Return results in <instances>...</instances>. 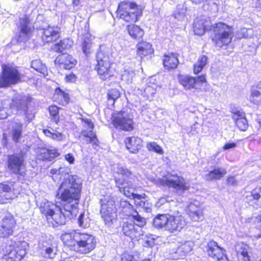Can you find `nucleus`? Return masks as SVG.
<instances>
[{
  "label": "nucleus",
  "mask_w": 261,
  "mask_h": 261,
  "mask_svg": "<svg viewBox=\"0 0 261 261\" xmlns=\"http://www.w3.org/2000/svg\"><path fill=\"white\" fill-rule=\"evenodd\" d=\"M122 230L125 236L132 240H138L143 236L142 228L136 226L132 222H124L122 224Z\"/></svg>",
  "instance_id": "obj_21"
},
{
  "label": "nucleus",
  "mask_w": 261,
  "mask_h": 261,
  "mask_svg": "<svg viewBox=\"0 0 261 261\" xmlns=\"http://www.w3.org/2000/svg\"><path fill=\"white\" fill-rule=\"evenodd\" d=\"M156 183L160 186L172 188L178 194L187 190L189 187L183 177L172 174L159 178Z\"/></svg>",
  "instance_id": "obj_9"
},
{
  "label": "nucleus",
  "mask_w": 261,
  "mask_h": 261,
  "mask_svg": "<svg viewBox=\"0 0 261 261\" xmlns=\"http://www.w3.org/2000/svg\"><path fill=\"white\" fill-rule=\"evenodd\" d=\"M55 63L60 68L70 69L75 66L76 64V60L70 55L63 54L56 58Z\"/></svg>",
  "instance_id": "obj_23"
},
{
  "label": "nucleus",
  "mask_w": 261,
  "mask_h": 261,
  "mask_svg": "<svg viewBox=\"0 0 261 261\" xmlns=\"http://www.w3.org/2000/svg\"><path fill=\"white\" fill-rule=\"evenodd\" d=\"M260 189H255L253 190L251 193V197H252L254 200H258L260 197V195L259 193Z\"/></svg>",
  "instance_id": "obj_61"
},
{
  "label": "nucleus",
  "mask_w": 261,
  "mask_h": 261,
  "mask_svg": "<svg viewBox=\"0 0 261 261\" xmlns=\"http://www.w3.org/2000/svg\"><path fill=\"white\" fill-rule=\"evenodd\" d=\"M178 82L186 90L192 89H197L196 86V79L191 75L187 74H180L177 77Z\"/></svg>",
  "instance_id": "obj_25"
},
{
  "label": "nucleus",
  "mask_w": 261,
  "mask_h": 261,
  "mask_svg": "<svg viewBox=\"0 0 261 261\" xmlns=\"http://www.w3.org/2000/svg\"><path fill=\"white\" fill-rule=\"evenodd\" d=\"M144 240L143 245L145 247H152L155 244L154 238L152 235L149 234L146 236Z\"/></svg>",
  "instance_id": "obj_57"
},
{
  "label": "nucleus",
  "mask_w": 261,
  "mask_h": 261,
  "mask_svg": "<svg viewBox=\"0 0 261 261\" xmlns=\"http://www.w3.org/2000/svg\"><path fill=\"white\" fill-rule=\"evenodd\" d=\"M179 63L176 54H171L170 55H165L163 59L164 67L168 70L175 69Z\"/></svg>",
  "instance_id": "obj_34"
},
{
  "label": "nucleus",
  "mask_w": 261,
  "mask_h": 261,
  "mask_svg": "<svg viewBox=\"0 0 261 261\" xmlns=\"http://www.w3.org/2000/svg\"><path fill=\"white\" fill-rule=\"evenodd\" d=\"M31 67L37 71L41 73L44 77L48 74L46 65L42 63L40 59L33 60L31 62Z\"/></svg>",
  "instance_id": "obj_42"
},
{
  "label": "nucleus",
  "mask_w": 261,
  "mask_h": 261,
  "mask_svg": "<svg viewBox=\"0 0 261 261\" xmlns=\"http://www.w3.org/2000/svg\"><path fill=\"white\" fill-rule=\"evenodd\" d=\"M147 148L150 151H153L160 154H163L164 151L160 146L155 142H150L147 144Z\"/></svg>",
  "instance_id": "obj_53"
},
{
  "label": "nucleus",
  "mask_w": 261,
  "mask_h": 261,
  "mask_svg": "<svg viewBox=\"0 0 261 261\" xmlns=\"http://www.w3.org/2000/svg\"><path fill=\"white\" fill-rule=\"evenodd\" d=\"M132 213L128 217L130 220H133V223H134L136 226L142 228L146 224L145 219L139 215L138 213L135 210H134V213Z\"/></svg>",
  "instance_id": "obj_43"
},
{
  "label": "nucleus",
  "mask_w": 261,
  "mask_h": 261,
  "mask_svg": "<svg viewBox=\"0 0 261 261\" xmlns=\"http://www.w3.org/2000/svg\"><path fill=\"white\" fill-rule=\"evenodd\" d=\"M100 214L105 224L110 225L117 217V207L114 197L111 196H103L100 199Z\"/></svg>",
  "instance_id": "obj_8"
},
{
  "label": "nucleus",
  "mask_w": 261,
  "mask_h": 261,
  "mask_svg": "<svg viewBox=\"0 0 261 261\" xmlns=\"http://www.w3.org/2000/svg\"><path fill=\"white\" fill-rule=\"evenodd\" d=\"M135 75L134 71L131 69H125L121 74V80L126 84L131 83Z\"/></svg>",
  "instance_id": "obj_47"
},
{
  "label": "nucleus",
  "mask_w": 261,
  "mask_h": 261,
  "mask_svg": "<svg viewBox=\"0 0 261 261\" xmlns=\"http://www.w3.org/2000/svg\"><path fill=\"white\" fill-rule=\"evenodd\" d=\"M112 122L117 129L131 131L134 128V121L132 116L127 112L121 111L116 112L112 115Z\"/></svg>",
  "instance_id": "obj_11"
},
{
  "label": "nucleus",
  "mask_w": 261,
  "mask_h": 261,
  "mask_svg": "<svg viewBox=\"0 0 261 261\" xmlns=\"http://www.w3.org/2000/svg\"><path fill=\"white\" fill-rule=\"evenodd\" d=\"M117 17L128 22H135L142 15V10L134 2L124 1L118 5Z\"/></svg>",
  "instance_id": "obj_6"
},
{
  "label": "nucleus",
  "mask_w": 261,
  "mask_h": 261,
  "mask_svg": "<svg viewBox=\"0 0 261 261\" xmlns=\"http://www.w3.org/2000/svg\"><path fill=\"white\" fill-rule=\"evenodd\" d=\"M61 200L65 202L62 208L46 199H43L38 205L41 213L53 227L65 224L67 219L73 218L78 212L79 201L72 199Z\"/></svg>",
  "instance_id": "obj_3"
},
{
  "label": "nucleus",
  "mask_w": 261,
  "mask_h": 261,
  "mask_svg": "<svg viewBox=\"0 0 261 261\" xmlns=\"http://www.w3.org/2000/svg\"><path fill=\"white\" fill-rule=\"evenodd\" d=\"M30 101L29 97L18 94L15 95L12 100H5L3 103V108H0V119H4L7 117L6 109L8 107L14 113H17L18 111L26 113Z\"/></svg>",
  "instance_id": "obj_7"
},
{
  "label": "nucleus",
  "mask_w": 261,
  "mask_h": 261,
  "mask_svg": "<svg viewBox=\"0 0 261 261\" xmlns=\"http://www.w3.org/2000/svg\"><path fill=\"white\" fill-rule=\"evenodd\" d=\"M82 120L85 128L82 131V135L87 138V143L91 144L93 148L97 150L99 148V142L95 133L93 132V123L87 118H82Z\"/></svg>",
  "instance_id": "obj_16"
},
{
  "label": "nucleus",
  "mask_w": 261,
  "mask_h": 261,
  "mask_svg": "<svg viewBox=\"0 0 261 261\" xmlns=\"http://www.w3.org/2000/svg\"><path fill=\"white\" fill-rule=\"evenodd\" d=\"M22 124L21 123H14L12 126L11 136L12 140L16 143L19 142L22 136Z\"/></svg>",
  "instance_id": "obj_40"
},
{
  "label": "nucleus",
  "mask_w": 261,
  "mask_h": 261,
  "mask_svg": "<svg viewBox=\"0 0 261 261\" xmlns=\"http://www.w3.org/2000/svg\"><path fill=\"white\" fill-rule=\"evenodd\" d=\"M114 170L116 186L120 192L127 197L133 198L137 206L144 208L147 212H150L152 204L146 199L145 195L143 196L135 193L138 181L136 176L126 167L120 164L117 165Z\"/></svg>",
  "instance_id": "obj_1"
},
{
  "label": "nucleus",
  "mask_w": 261,
  "mask_h": 261,
  "mask_svg": "<svg viewBox=\"0 0 261 261\" xmlns=\"http://www.w3.org/2000/svg\"><path fill=\"white\" fill-rule=\"evenodd\" d=\"M137 55L141 58L153 53L152 45L146 42H139L137 45Z\"/></svg>",
  "instance_id": "obj_32"
},
{
  "label": "nucleus",
  "mask_w": 261,
  "mask_h": 261,
  "mask_svg": "<svg viewBox=\"0 0 261 261\" xmlns=\"http://www.w3.org/2000/svg\"><path fill=\"white\" fill-rule=\"evenodd\" d=\"M249 100L256 105H261V82L251 87Z\"/></svg>",
  "instance_id": "obj_29"
},
{
  "label": "nucleus",
  "mask_w": 261,
  "mask_h": 261,
  "mask_svg": "<svg viewBox=\"0 0 261 261\" xmlns=\"http://www.w3.org/2000/svg\"><path fill=\"white\" fill-rule=\"evenodd\" d=\"M248 248L246 245L237 248L238 256L240 261H250L248 254Z\"/></svg>",
  "instance_id": "obj_46"
},
{
  "label": "nucleus",
  "mask_w": 261,
  "mask_h": 261,
  "mask_svg": "<svg viewBox=\"0 0 261 261\" xmlns=\"http://www.w3.org/2000/svg\"><path fill=\"white\" fill-rule=\"evenodd\" d=\"M120 95L119 91L116 89H112L109 90L108 96L109 102L111 101L112 103L114 104L115 100L118 99L120 97Z\"/></svg>",
  "instance_id": "obj_51"
},
{
  "label": "nucleus",
  "mask_w": 261,
  "mask_h": 261,
  "mask_svg": "<svg viewBox=\"0 0 261 261\" xmlns=\"http://www.w3.org/2000/svg\"><path fill=\"white\" fill-rule=\"evenodd\" d=\"M36 152L37 159L43 161L50 162L60 155L59 150L55 148H38L36 149Z\"/></svg>",
  "instance_id": "obj_22"
},
{
  "label": "nucleus",
  "mask_w": 261,
  "mask_h": 261,
  "mask_svg": "<svg viewBox=\"0 0 261 261\" xmlns=\"http://www.w3.org/2000/svg\"><path fill=\"white\" fill-rule=\"evenodd\" d=\"M193 246L194 243L191 241L171 244L169 249L171 258L173 259L182 258L193 250Z\"/></svg>",
  "instance_id": "obj_13"
},
{
  "label": "nucleus",
  "mask_w": 261,
  "mask_h": 261,
  "mask_svg": "<svg viewBox=\"0 0 261 261\" xmlns=\"http://www.w3.org/2000/svg\"><path fill=\"white\" fill-rule=\"evenodd\" d=\"M210 29L209 31H213L214 33H232L233 31L231 27L222 22L210 24Z\"/></svg>",
  "instance_id": "obj_41"
},
{
  "label": "nucleus",
  "mask_w": 261,
  "mask_h": 261,
  "mask_svg": "<svg viewBox=\"0 0 261 261\" xmlns=\"http://www.w3.org/2000/svg\"><path fill=\"white\" fill-rule=\"evenodd\" d=\"M203 8L204 10L216 13L218 11V5L211 0L206 1L203 4Z\"/></svg>",
  "instance_id": "obj_48"
},
{
  "label": "nucleus",
  "mask_w": 261,
  "mask_h": 261,
  "mask_svg": "<svg viewBox=\"0 0 261 261\" xmlns=\"http://www.w3.org/2000/svg\"><path fill=\"white\" fill-rule=\"evenodd\" d=\"M207 62V57L205 55H202L199 57L198 61L194 65L193 71L196 74H198L203 69Z\"/></svg>",
  "instance_id": "obj_44"
},
{
  "label": "nucleus",
  "mask_w": 261,
  "mask_h": 261,
  "mask_svg": "<svg viewBox=\"0 0 261 261\" xmlns=\"http://www.w3.org/2000/svg\"><path fill=\"white\" fill-rule=\"evenodd\" d=\"M82 39L83 52L87 56L91 53L93 46L95 43V38L91 34H84Z\"/></svg>",
  "instance_id": "obj_30"
},
{
  "label": "nucleus",
  "mask_w": 261,
  "mask_h": 261,
  "mask_svg": "<svg viewBox=\"0 0 261 261\" xmlns=\"http://www.w3.org/2000/svg\"><path fill=\"white\" fill-rule=\"evenodd\" d=\"M127 150L131 153H136L142 147L141 138L136 137H127L124 140Z\"/></svg>",
  "instance_id": "obj_26"
},
{
  "label": "nucleus",
  "mask_w": 261,
  "mask_h": 261,
  "mask_svg": "<svg viewBox=\"0 0 261 261\" xmlns=\"http://www.w3.org/2000/svg\"><path fill=\"white\" fill-rule=\"evenodd\" d=\"M166 230L170 232H179L187 225L184 217L178 212L174 215H169Z\"/></svg>",
  "instance_id": "obj_18"
},
{
  "label": "nucleus",
  "mask_w": 261,
  "mask_h": 261,
  "mask_svg": "<svg viewBox=\"0 0 261 261\" xmlns=\"http://www.w3.org/2000/svg\"><path fill=\"white\" fill-rule=\"evenodd\" d=\"M65 160L70 164L74 163L75 159L73 155L71 153H67L65 155Z\"/></svg>",
  "instance_id": "obj_62"
},
{
  "label": "nucleus",
  "mask_w": 261,
  "mask_h": 261,
  "mask_svg": "<svg viewBox=\"0 0 261 261\" xmlns=\"http://www.w3.org/2000/svg\"><path fill=\"white\" fill-rule=\"evenodd\" d=\"M231 34H215L212 40L214 43L217 46L221 47L224 45H227L231 40L230 35Z\"/></svg>",
  "instance_id": "obj_33"
},
{
  "label": "nucleus",
  "mask_w": 261,
  "mask_h": 261,
  "mask_svg": "<svg viewBox=\"0 0 261 261\" xmlns=\"http://www.w3.org/2000/svg\"><path fill=\"white\" fill-rule=\"evenodd\" d=\"M13 230L1 223L0 225V237L5 238L12 235Z\"/></svg>",
  "instance_id": "obj_54"
},
{
  "label": "nucleus",
  "mask_w": 261,
  "mask_h": 261,
  "mask_svg": "<svg viewBox=\"0 0 261 261\" xmlns=\"http://www.w3.org/2000/svg\"><path fill=\"white\" fill-rule=\"evenodd\" d=\"M72 44V40L69 38H65L55 44L52 47V49L56 52L61 53L65 49L70 48Z\"/></svg>",
  "instance_id": "obj_37"
},
{
  "label": "nucleus",
  "mask_w": 261,
  "mask_h": 261,
  "mask_svg": "<svg viewBox=\"0 0 261 261\" xmlns=\"http://www.w3.org/2000/svg\"><path fill=\"white\" fill-rule=\"evenodd\" d=\"M39 248L42 256L45 259H54L58 252L57 244L50 237H42L39 243Z\"/></svg>",
  "instance_id": "obj_12"
},
{
  "label": "nucleus",
  "mask_w": 261,
  "mask_h": 261,
  "mask_svg": "<svg viewBox=\"0 0 261 261\" xmlns=\"http://www.w3.org/2000/svg\"><path fill=\"white\" fill-rule=\"evenodd\" d=\"M36 17V12L32 11L30 14L24 15L19 18L17 28L21 33H31L34 31V28L32 24L34 22Z\"/></svg>",
  "instance_id": "obj_20"
},
{
  "label": "nucleus",
  "mask_w": 261,
  "mask_h": 261,
  "mask_svg": "<svg viewBox=\"0 0 261 261\" xmlns=\"http://www.w3.org/2000/svg\"><path fill=\"white\" fill-rule=\"evenodd\" d=\"M188 215L193 221L199 222L202 221L204 217L202 210L193 204H191L188 206Z\"/></svg>",
  "instance_id": "obj_28"
},
{
  "label": "nucleus",
  "mask_w": 261,
  "mask_h": 261,
  "mask_svg": "<svg viewBox=\"0 0 261 261\" xmlns=\"http://www.w3.org/2000/svg\"><path fill=\"white\" fill-rule=\"evenodd\" d=\"M232 118L236 125L240 130L245 131L248 127V123L245 113L242 110H232Z\"/></svg>",
  "instance_id": "obj_24"
},
{
  "label": "nucleus",
  "mask_w": 261,
  "mask_h": 261,
  "mask_svg": "<svg viewBox=\"0 0 261 261\" xmlns=\"http://www.w3.org/2000/svg\"><path fill=\"white\" fill-rule=\"evenodd\" d=\"M97 64L95 70L97 71L99 78L106 81L114 76L115 69L114 66V57L110 51L104 53L99 51L96 55Z\"/></svg>",
  "instance_id": "obj_5"
},
{
  "label": "nucleus",
  "mask_w": 261,
  "mask_h": 261,
  "mask_svg": "<svg viewBox=\"0 0 261 261\" xmlns=\"http://www.w3.org/2000/svg\"><path fill=\"white\" fill-rule=\"evenodd\" d=\"M193 28L194 33H199V32L205 33L211 30L210 22L203 17H198L194 21Z\"/></svg>",
  "instance_id": "obj_27"
},
{
  "label": "nucleus",
  "mask_w": 261,
  "mask_h": 261,
  "mask_svg": "<svg viewBox=\"0 0 261 261\" xmlns=\"http://www.w3.org/2000/svg\"><path fill=\"white\" fill-rule=\"evenodd\" d=\"M128 33H140L141 29L138 25L135 24H130L127 27Z\"/></svg>",
  "instance_id": "obj_59"
},
{
  "label": "nucleus",
  "mask_w": 261,
  "mask_h": 261,
  "mask_svg": "<svg viewBox=\"0 0 261 261\" xmlns=\"http://www.w3.org/2000/svg\"><path fill=\"white\" fill-rule=\"evenodd\" d=\"M61 239L70 250L84 254L91 252L96 245V240L93 235L76 230L63 233Z\"/></svg>",
  "instance_id": "obj_4"
},
{
  "label": "nucleus",
  "mask_w": 261,
  "mask_h": 261,
  "mask_svg": "<svg viewBox=\"0 0 261 261\" xmlns=\"http://www.w3.org/2000/svg\"><path fill=\"white\" fill-rule=\"evenodd\" d=\"M3 69V75L0 76V88L15 84L20 80V74L16 68L5 66Z\"/></svg>",
  "instance_id": "obj_14"
},
{
  "label": "nucleus",
  "mask_w": 261,
  "mask_h": 261,
  "mask_svg": "<svg viewBox=\"0 0 261 261\" xmlns=\"http://www.w3.org/2000/svg\"><path fill=\"white\" fill-rule=\"evenodd\" d=\"M121 261H136L135 260L133 256L128 254L123 253L122 255Z\"/></svg>",
  "instance_id": "obj_60"
},
{
  "label": "nucleus",
  "mask_w": 261,
  "mask_h": 261,
  "mask_svg": "<svg viewBox=\"0 0 261 261\" xmlns=\"http://www.w3.org/2000/svg\"><path fill=\"white\" fill-rule=\"evenodd\" d=\"M174 17L180 21H184L186 19V10L184 9H177L173 14Z\"/></svg>",
  "instance_id": "obj_55"
},
{
  "label": "nucleus",
  "mask_w": 261,
  "mask_h": 261,
  "mask_svg": "<svg viewBox=\"0 0 261 261\" xmlns=\"http://www.w3.org/2000/svg\"><path fill=\"white\" fill-rule=\"evenodd\" d=\"M17 185L12 182H7L0 184V203H7V200L15 198L19 193Z\"/></svg>",
  "instance_id": "obj_17"
},
{
  "label": "nucleus",
  "mask_w": 261,
  "mask_h": 261,
  "mask_svg": "<svg viewBox=\"0 0 261 261\" xmlns=\"http://www.w3.org/2000/svg\"><path fill=\"white\" fill-rule=\"evenodd\" d=\"M168 215L162 214L157 215L153 219V224L156 228H164L166 230V225L168 222Z\"/></svg>",
  "instance_id": "obj_38"
},
{
  "label": "nucleus",
  "mask_w": 261,
  "mask_h": 261,
  "mask_svg": "<svg viewBox=\"0 0 261 261\" xmlns=\"http://www.w3.org/2000/svg\"><path fill=\"white\" fill-rule=\"evenodd\" d=\"M48 110L49 114L51 116V119L57 123L59 119L58 108L56 106H51L49 107Z\"/></svg>",
  "instance_id": "obj_52"
},
{
  "label": "nucleus",
  "mask_w": 261,
  "mask_h": 261,
  "mask_svg": "<svg viewBox=\"0 0 261 261\" xmlns=\"http://www.w3.org/2000/svg\"><path fill=\"white\" fill-rule=\"evenodd\" d=\"M252 37L254 40H255V42H253L255 45L261 43V34H255Z\"/></svg>",
  "instance_id": "obj_64"
},
{
  "label": "nucleus",
  "mask_w": 261,
  "mask_h": 261,
  "mask_svg": "<svg viewBox=\"0 0 261 261\" xmlns=\"http://www.w3.org/2000/svg\"><path fill=\"white\" fill-rule=\"evenodd\" d=\"M208 255L216 261H228L226 251L214 241H211L207 244Z\"/></svg>",
  "instance_id": "obj_19"
},
{
  "label": "nucleus",
  "mask_w": 261,
  "mask_h": 261,
  "mask_svg": "<svg viewBox=\"0 0 261 261\" xmlns=\"http://www.w3.org/2000/svg\"><path fill=\"white\" fill-rule=\"evenodd\" d=\"M53 99L58 103L64 106L68 103L69 100L68 94L66 93L60 88H57L53 96Z\"/></svg>",
  "instance_id": "obj_35"
},
{
  "label": "nucleus",
  "mask_w": 261,
  "mask_h": 261,
  "mask_svg": "<svg viewBox=\"0 0 261 261\" xmlns=\"http://www.w3.org/2000/svg\"><path fill=\"white\" fill-rule=\"evenodd\" d=\"M79 226L82 228H87L89 226V220L87 215L85 213H81L77 219Z\"/></svg>",
  "instance_id": "obj_49"
},
{
  "label": "nucleus",
  "mask_w": 261,
  "mask_h": 261,
  "mask_svg": "<svg viewBox=\"0 0 261 261\" xmlns=\"http://www.w3.org/2000/svg\"><path fill=\"white\" fill-rule=\"evenodd\" d=\"M226 170L223 168H215L205 175V179L207 180L220 179L226 174Z\"/></svg>",
  "instance_id": "obj_36"
},
{
  "label": "nucleus",
  "mask_w": 261,
  "mask_h": 261,
  "mask_svg": "<svg viewBox=\"0 0 261 261\" xmlns=\"http://www.w3.org/2000/svg\"><path fill=\"white\" fill-rule=\"evenodd\" d=\"M28 248V244L25 241L16 242L11 240L8 241L5 247V255L14 261H20L25 255Z\"/></svg>",
  "instance_id": "obj_10"
},
{
  "label": "nucleus",
  "mask_w": 261,
  "mask_h": 261,
  "mask_svg": "<svg viewBox=\"0 0 261 261\" xmlns=\"http://www.w3.org/2000/svg\"><path fill=\"white\" fill-rule=\"evenodd\" d=\"M76 76L73 73L67 75L65 77V80L67 82H74L76 81Z\"/></svg>",
  "instance_id": "obj_63"
},
{
  "label": "nucleus",
  "mask_w": 261,
  "mask_h": 261,
  "mask_svg": "<svg viewBox=\"0 0 261 261\" xmlns=\"http://www.w3.org/2000/svg\"><path fill=\"white\" fill-rule=\"evenodd\" d=\"M172 201V200L171 199V197L169 196L161 197L159 199L158 202L156 203V206L159 207L161 206L162 205L164 204L165 203L167 202H169Z\"/></svg>",
  "instance_id": "obj_58"
},
{
  "label": "nucleus",
  "mask_w": 261,
  "mask_h": 261,
  "mask_svg": "<svg viewBox=\"0 0 261 261\" xmlns=\"http://www.w3.org/2000/svg\"><path fill=\"white\" fill-rule=\"evenodd\" d=\"M43 132L46 137L56 141L61 142L66 139V136L64 134L53 128H51L50 130L44 129Z\"/></svg>",
  "instance_id": "obj_39"
},
{
  "label": "nucleus",
  "mask_w": 261,
  "mask_h": 261,
  "mask_svg": "<svg viewBox=\"0 0 261 261\" xmlns=\"http://www.w3.org/2000/svg\"><path fill=\"white\" fill-rule=\"evenodd\" d=\"M133 205L127 200L121 199L117 208V211L120 215H122L124 218L129 216L132 213H134Z\"/></svg>",
  "instance_id": "obj_31"
},
{
  "label": "nucleus",
  "mask_w": 261,
  "mask_h": 261,
  "mask_svg": "<svg viewBox=\"0 0 261 261\" xmlns=\"http://www.w3.org/2000/svg\"><path fill=\"white\" fill-rule=\"evenodd\" d=\"M59 37V34H43L41 38L43 42L49 43L56 41Z\"/></svg>",
  "instance_id": "obj_50"
},
{
  "label": "nucleus",
  "mask_w": 261,
  "mask_h": 261,
  "mask_svg": "<svg viewBox=\"0 0 261 261\" xmlns=\"http://www.w3.org/2000/svg\"><path fill=\"white\" fill-rule=\"evenodd\" d=\"M156 85L153 84L152 86L148 85L144 89V92L145 95L147 97L152 96L156 92Z\"/></svg>",
  "instance_id": "obj_56"
},
{
  "label": "nucleus",
  "mask_w": 261,
  "mask_h": 261,
  "mask_svg": "<svg viewBox=\"0 0 261 261\" xmlns=\"http://www.w3.org/2000/svg\"><path fill=\"white\" fill-rule=\"evenodd\" d=\"M70 169L66 166L51 169L50 174L57 182H62L57 191L56 197L60 199L80 200L82 181L75 175H70Z\"/></svg>",
  "instance_id": "obj_2"
},
{
  "label": "nucleus",
  "mask_w": 261,
  "mask_h": 261,
  "mask_svg": "<svg viewBox=\"0 0 261 261\" xmlns=\"http://www.w3.org/2000/svg\"><path fill=\"white\" fill-rule=\"evenodd\" d=\"M2 224L6 225L10 229H12L14 231V229L16 226V221L13 216L10 214H7L2 219Z\"/></svg>",
  "instance_id": "obj_45"
},
{
  "label": "nucleus",
  "mask_w": 261,
  "mask_h": 261,
  "mask_svg": "<svg viewBox=\"0 0 261 261\" xmlns=\"http://www.w3.org/2000/svg\"><path fill=\"white\" fill-rule=\"evenodd\" d=\"M24 157L21 154H13L8 157V167L15 174L23 175L25 173Z\"/></svg>",
  "instance_id": "obj_15"
}]
</instances>
